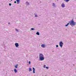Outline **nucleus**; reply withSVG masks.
I'll return each instance as SVG.
<instances>
[{
	"label": "nucleus",
	"mask_w": 76,
	"mask_h": 76,
	"mask_svg": "<svg viewBox=\"0 0 76 76\" xmlns=\"http://www.w3.org/2000/svg\"><path fill=\"white\" fill-rule=\"evenodd\" d=\"M69 23L70 25H71V26H72V25H73V26L76 25V22H74L73 19L69 21Z\"/></svg>",
	"instance_id": "nucleus-1"
},
{
	"label": "nucleus",
	"mask_w": 76,
	"mask_h": 76,
	"mask_svg": "<svg viewBox=\"0 0 76 76\" xmlns=\"http://www.w3.org/2000/svg\"><path fill=\"white\" fill-rule=\"evenodd\" d=\"M39 58L40 61H42L44 60V55L42 53L40 54Z\"/></svg>",
	"instance_id": "nucleus-2"
},
{
	"label": "nucleus",
	"mask_w": 76,
	"mask_h": 76,
	"mask_svg": "<svg viewBox=\"0 0 76 76\" xmlns=\"http://www.w3.org/2000/svg\"><path fill=\"white\" fill-rule=\"evenodd\" d=\"M63 44H63V43L61 41V42H60L59 45L60 47H61V48H62L63 47Z\"/></svg>",
	"instance_id": "nucleus-3"
},
{
	"label": "nucleus",
	"mask_w": 76,
	"mask_h": 76,
	"mask_svg": "<svg viewBox=\"0 0 76 76\" xmlns=\"http://www.w3.org/2000/svg\"><path fill=\"white\" fill-rule=\"evenodd\" d=\"M15 45L16 47L17 48H18V47H19V43H15Z\"/></svg>",
	"instance_id": "nucleus-4"
},
{
	"label": "nucleus",
	"mask_w": 76,
	"mask_h": 76,
	"mask_svg": "<svg viewBox=\"0 0 76 76\" xmlns=\"http://www.w3.org/2000/svg\"><path fill=\"white\" fill-rule=\"evenodd\" d=\"M61 6L62 7H65V5H64V3H63L61 5Z\"/></svg>",
	"instance_id": "nucleus-5"
},
{
	"label": "nucleus",
	"mask_w": 76,
	"mask_h": 76,
	"mask_svg": "<svg viewBox=\"0 0 76 76\" xmlns=\"http://www.w3.org/2000/svg\"><path fill=\"white\" fill-rule=\"evenodd\" d=\"M41 47H42V48H45V45L44 44H43L41 45Z\"/></svg>",
	"instance_id": "nucleus-6"
},
{
	"label": "nucleus",
	"mask_w": 76,
	"mask_h": 76,
	"mask_svg": "<svg viewBox=\"0 0 76 76\" xmlns=\"http://www.w3.org/2000/svg\"><path fill=\"white\" fill-rule=\"evenodd\" d=\"M17 4H19L20 2V0H16Z\"/></svg>",
	"instance_id": "nucleus-7"
},
{
	"label": "nucleus",
	"mask_w": 76,
	"mask_h": 76,
	"mask_svg": "<svg viewBox=\"0 0 76 76\" xmlns=\"http://www.w3.org/2000/svg\"><path fill=\"white\" fill-rule=\"evenodd\" d=\"M26 4L27 6H29V3L28 2V1H27L26 2Z\"/></svg>",
	"instance_id": "nucleus-8"
},
{
	"label": "nucleus",
	"mask_w": 76,
	"mask_h": 76,
	"mask_svg": "<svg viewBox=\"0 0 76 76\" xmlns=\"http://www.w3.org/2000/svg\"><path fill=\"white\" fill-rule=\"evenodd\" d=\"M33 73H35V68H34V67H33Z\"/></svg>",
	"instance_id": "nucleus-9"
},
{
	"label": "nucleus",
	"mask_w": 76,
	"mask_h": 76,
	"mask_svg": "<svg viewBox=\"0 0 76 76\" xmlns=\"http://www.w3.org/2000/svg\"><path fill=\"white\" fill-rule=\"evenodd\" d=\"M14 71L15 72V73H17V70L15 68L14 69Z\"/></svg>",
	"instance_id": "nucleus-10"
},
{
	"label": "nucleus",
	"mask_w": 76,
	"mask_h": 76,
	"mask_svg": "<svg viewBox=\"0 0 76 76\" xmlns=\"http://www.w3.org/2000/svg\"><path fill=\"white\" fill-rule=\"evenodd\" d=\"M64 1H66V3H67V2H69V1H70V0H64Z\"/></svg>",
	"instance_id": "nucleus-11"
},
{
	"label": "nucleus",
	"mask_w": 76,
	"mask_h": 76,
	"mask_svg": "<svg viewBox=\"0 0 76 76\" xmlns=\"http://www.w3.org/2000/svg\"><path fill=\"white\" fill-rule=\"evenodd\" d=\"M36 34L37 35H39V32L37 31V33H36Z\"/></svg>",
	"instance_id": "nucleus-12"
},
{
	"label": "nucleus",
	"mask_w": 76,
	"mask_h": 76,
	"mask_svg": "<svg viewBox=\"0 0 76 76\" xmlns=\"http://www.w3.org/2000/svg\"><path fill=\"white\" fill-rule=\"evenodd\" d=\"M18 64H16V65L15 66V68H18Z\"/></svg>",
	"instance_id": "nucleus-13"
},
{
	"label": "nucleus",
	"mask_w": 76,
	"mask_h": 76,
	"mask_svg": "<svg viewBox=\"0 0 76 76\" xmlns=\"http://www.w3.org/2000/svg\"><path fill=\"white\" fill-rule=\"evenodd\" d=\"M28 70L29 72H31V71H32V69H31V68H29Z\"/></svg>",
	"instance_id": "nucleus-14"
},
{
	"label": "nucleus",
	"mask_w": 76,
	"mask_h": 76,
	"mask_svg": "<svg viewBox=\"0 0 76 76\" xmlns=\"http://www.w3.org/2000/svg\"><path fill=\"white\" fill-rule=\"evenodd\" d=\"M53 7H55V4H54V3H53Z\"/></svg>",
	"instance_id": "nucleus-15"
},
{
	"label": "nucleus",
	"mask_w": 76,
	"mask_h": 76,
	"mask_svg": "<svg viewBox=\"0 0 76 76\" xmlns=\"http://www.w3.org/2000/svg\"><path fill=\"white\" fill-rule=\"evenodd\" d=\"M15 31L16 32H19V31H18V30L17 28H15Z\"/></svg>",
	"instance_id": "nucleus-16"
},
{
	"label": "nucleus",
	"mask_w": 76,
	"mask_h": 76,
	"mask_svg": "<svg viewBox=\"0 0 76 76\" xmlns=\"http://www.w3.org/2000/svg\"><path fill=\"white\" fill-rule=\"evenodd\" d=\"M69 25V23H68L66 25H65V26H67Z\"/></svg>",
	"instance_id": "nucleus-17"
},
{
	"label": "nucleus",
	"mask_w": 76,
	"mask_h": 76,
	"mask_svg": "<svg viewBox=\"0 0 76 76\" xmlns=\"http://www.w3.org/2000/svg\"><path fill=\"white\" fill-rule=\"evenodd\" d=\"M31 30H32V31H33L35 30V29L34 28H31Z\"/></svg>",
	"instance_id": "nucleus-18"
},
{
	"label": "nucleus",
	"mask_w": 76,
	"mask_h": 76,
	"mask_svg": "<svg viewBox=\"0 0 76 76\" xmlns=\"http://www.w3.org/2000/svg\"><path fill=\"white\" fill-rule=\"evenodd\" d=\"M35 17H38V16H37V15H36L35 16Z\"/></svg>",
	"instance_id": "nucleus-19"
},
{
	"label": "nucleus",
	"mask_w": 76,
	"mask_h": 76,
	"mask_svg": "<svg viewBox=\"0 0 76 76\" xmlns=\"http://www.w3.org/2000/svg\"><path fill=\"white\" fill-rule=\"evenodd\" d=\"M9 5L10 6H11V5H12V4L10 3V4H9Z\"/></svg>",
	"instance_id": "nucleus-20"
},
{
	"label": "nucleus",
	"mask_w": 76,
	"mask_h": 76,
	"mask_svg": "<svg viewBox=\"0 0 76 76\" xmlns=\"http://www.w3.org/2000/svg\"><path fill=\"white\" fill-rule=\"evenodd\" d=\"M28 63L30 64H31V61H28Z\"/></svg>",
	"instance_id": "nucleus-21"
},
{
	"label": "nucleus",
	"mask_w": 76,
	"mask_h": 76,
	"mask_svg": "<svg viewBox=\"0 0 76 76\" xmlns=\"http://www.w3.org/2000/svg\"><path fill=\"white\" fill-rule=\"evenodd\" d=\"M46 68L47 69H48V68H49V67H46Z\"/></svg>",
	"instance_id": "nucleus-22"
},
{
	"label": "nucleus",
	"mask_w": 76,
	"mask_h": 76,
	"mask_svg": "<svg viewBox=\"0 0 76 76\" xmlns=\"http://www.w3.org/2000/svg\"><path fill=\"white\" fill-rule=\"evenodd\" d=\"M45 66H46L45 65H44V68H45Z\"/></svg>",
	"instance_id": "nucleus-23"
},
{
	"label": "nucleus",
	"mask_w": 76,
	"mask_h": 76,
	"mask_svg": "<svg viewBox=\"0 0 76 76\" xmlns=\"http://www.w3.org/2000/svg\"><path fill=\"white\" fill-rule=\"evenodd\" d=\"M58 45H56V47H58Z\"/></svg>",
	"instance_id": "nucleus-24"
},
{
	"label": "nucleus",
	"mask_w": 76,
	"mask_h": 76,
	"mask_svg": "<svg viewBox=\"0 0 76 76\" xmlns=\"http://www.w3.org/2000/svg\"><path fill=\"white\" fill-rule=\"evenodd\" d=\"M37 13H35L34 14V15H37V14H36Z\"/></svg>",
	"instance_id": "nucleus-25"
},
{
	"label": "nucleus",
	"mask_w": 76,
	"mask_h": 76,
	"mask_svg": "<svg viewBox=\"0 0 76 76\" xmlns=\"http://www.w3.org/2000/svg\"><path fill=\"white\" fill-rule=\"evenodd\" d=\"M14 3H16V1H14Z\"/></svg>",
	"instance_id": "nucleus-26"
},
{
	"label": "nucleus",
	"mask_w": 76,
	"mask_h": 76,
	"mask_svg": "<svg viewBox=\"0 0 76 76\" xmlns=\"http://www.w3.org/2000/svg\"><path fill=\"white\" fill-rule=\"evenodd\" d=\"M8 24H9V25H10V23H8Z\"/></svg>",
	"instance_id": "nucleus-27"
},
{
	"label": "nucleus",
	"mask_w": 76,
	"mask_h": 76,
	"mask_svg": "<svg viewBox=\"0 0 76 76\" xmlns=\"http://www.w3.org/2000/svg\"><path fill=\"white\" fill-rule=\"evenodd\" d=\"M73 66H75V64H73Z\"/></svg>",
	"instance_id": "nucleus-28"
},
{
	"label": "nucleus",
	"mask_w": 76,
	"mask_h": 76,
	"mask_svg": "<svg viewBox=\"0 0 76 76\" xmlns=\"http://www.w3.org/2000/svg\"><path fill=\"white\" fill-rule=\"evenodd\" d=\"M11 1H12V0H11Z\"/></svg>",
	"instance_id": "nucleus-29"
}]
</instances>
